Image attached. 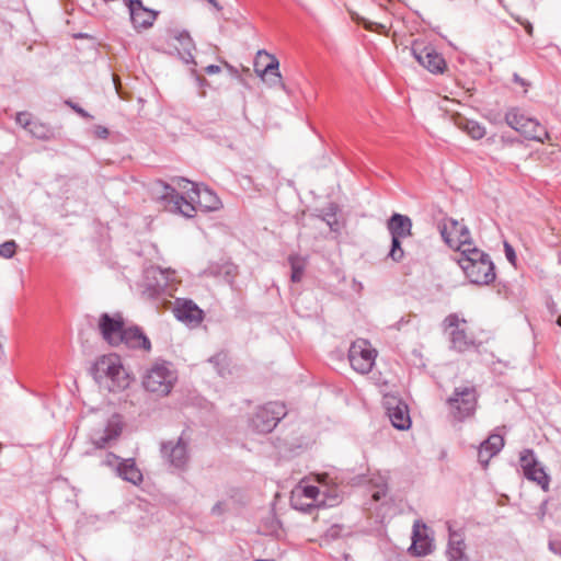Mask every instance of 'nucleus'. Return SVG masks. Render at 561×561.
Returning a JSON list of instances; mask_svg holds the SVG:
<instances>
[{"label":"nucleus","instance_id":"f257e3e1","mask_svg":"<svg viewBox=\"0 0 561 561\" xmlns=\"http://www.w3.org/2000/svg\"><path fill=\"white\" fill-rule=\"evenodd\" d=\"M175 181L180 188L185 190L187 197L179 194L174 186L163 181L158 182V186L161 187V190L158 191L159 199L163 202L164 207L169 211L192 218L197 208L205 211L217 210L220 208L221 201L207 186L201 187L183 178H179Z\"/></svg>","mask_w":561,"mask_h":561},{"label":"nucleus","instance_id":"f03ea898","mask_svg":"<svg viewBox=\"0 0 561 561\" xmlns=\"http://www.w3.org/2000/svg\"><path fill=\"white\" fill-rule=\"evenodd\" d=\"M472 284L489 285L495 279V267L490 255L478 248H468L456 259Z\"/></svg>","mask_w":561,"mask_h":561},{"label":"nucleus","instance_id":"7ed1b4c3","mask_svg":"<svg viewBox=\"0 0 561 561\" xmlns=\"http://www.w3.org/2000/svg\"><path fill=\"white\" fill-rule=\"evenodd\" d=\"M140 286L145 298L157 301V307H160L161 300V305L167 307V304H171L168 297H172L176 288L174 272L151 266L145 271Z\"/></svg>","mask_w":561,"mask_h":561},{"label":"nucleus","instance_id":"20e7f679","mask_svg":"<svg viewBox=\"0 0 561 561\" xmlns=\"http://www.w3.org/2000/svg\"><path fill=\"white\" fill-rule=\"evenodd\" d=\"M94 378L111 392L124 390L129 385L128 374L116 355L102 356L93 366Z\"/></svg>","mask_w":561,"mask_h":561},{"label":"nucleus","instance_id":"39448f33","mask_svg":"<svg viewBox=\"0 0 561 561\" xmlns=\"http://www.w3.org/2000/svg\"><path fill=\"white\" fill-rule=\"evenodd\" d=\"M479 393L474 386L456 387L446 399L448 415L453 422L461 423L474 415L478 408Z\"/></svg>","mask_w":561,"mask_h":561},{"label":"nucleus","instance_id":"423d86ee","mask_svg":"<svg viewBox=\"0 0 561 561\" xmlns=\"http://www.w3.org/2000/svg\"><path fill=\"white\" fill-rule=\"evenodd\" d=\"M178 380V374L170 363L157 362L144 375V388L158 396H168Z\"/></svg>","mask_w":561,"mask_h":561},{"label":"nucleus","instance_id":"0eeeda50","mask_svg":"<svg viewBox=\"0 0 561 561\" xmlns=\"http://www.w3.org/2000/svg\"><path fill=\"white\" fill-rule=\"evenodd\" d=\"M124 421L121 414H112L105 422L93 426L89 439L98 449L111 447L123 433Z\"/></svg>","mask_w":561,"mask_h":561},{"label":"nucleus","instance_id":"6e6552de","mask_svg":"<svg viewBox=\"0 0 561 561\" xmlns=\"http://www.w3.org/2000/svg\"><path fill=\"white\" fill-rule=\"evenodd\" d=\"M505 122L510 127L520 133L527 139L543 142L545 138H548V133L539 122L526 116L525 113L517 107H513L506 112Z\"/></svg>","mask_w":561,"mask_h":561},{"label":"nucleus","instance_id":"1a4fd4ad","mask_svg":"<svg viewBox=\"0 0 561 561\" xmlns=\"http://www.w3.org/2000/svg\"><path fill=\"white\" fill-rule=\"evenodd\" d=\"M438 230L449 248L462 253V250L473 248L468 227L458 220L445 217L438 222Z\"/></svg>","mask_w":561,"mask_h":561},{"label":"nucleus","instance_id":"9d476101","mask_svg":"<svg viewBox=\"0 0 561 561\" xmlns=\"http://www.w3.org/2000/svg\"><path fill=\"white\" fill-rule=\"evenodd\" d=\"M286 414L287 410L284 403L268 402L255 411L250 420V426L256 433L266 434L272 432Z\"/></svg>","mask_w":561,"mask_h":561},{"label":"nucleus","instance_id":"9b49d317","mask_svg":"<svg viewBox=\"0 0 561 561\" xmlns=\"http://www.w3.org/2000/svg\"><path fill=\"white\" fill-rule=\"evenodd\" d=\"M376 356L377 351L364 339L353 342L348 350V360L352 368L363 375L373 369Z\"/></svg>","mask_w":561,"mask_h":561},{"label":"nucleus","instance_id":"f8f14e48","mask_svg":"<svg viewBox=\"0 0 561 561\" xmlns=\"http://www.w3.org/2000/svg\"><path fill=\"white\" fill-rule=\"evenodd\" d=\"M466 319H460L457 313L448 314L444 321L443 327L448 331L450 347L459 353L466 352L474 346V340L468 335L466 329Z\"/></svg>","mask_w":561,"mask_h":561},{"label":"nucleus","instance_id":"ddd939ff","mask_svg":"<svg viewBox=\"0 0 561 561\" xmlns=\"http://www.w3.org/2000/svg\"><path fill=\"white\" fill-rule=\"evenodd\" d=\"M519 461L526 479L536 482L547 492L549 490L550 478L543 467L537 461L534 450L528 448L524 449L520 453Z\"/></svg>","mask_w":561,"mask_h":561},{"label":"nucleus","instance_id":"4468645a","mask_svg":"<svg viewBox=\"0 0 561 561\" xmlns=\"http://www.w3.org/2000/svg\"><path fill=\"white\" fill-rule=\"evenodd\" d=\"M98 327L102 337L110 345L118 346L122 344L121 332L125 330V321L119 312L113 316L106 312L102 313Z\"/></svg>","mask_w":561,"mask_h":561},{"label":"nucleus","instance_id":"2eb2a0df","mask_svg":"<svg viewBox=\"0 0 561 561\" xmlns=\"http://www.w3.org/2000/svg\"><path fill=\"white\" fill-rule=\"evenodd\" d=\"M413 57L417 62L432 73H443L446 68V61L440 54L433 47L425 46L422 43H413L411 47Z\"/></svg>","mask_w":561,"mask_h":561},{"label":"nucleus","instance_id":"dca6fc26","mask_svg":"<svg viewBox=\"0 0 561 561\" xmlns=\"http://www.w3.org/2000/svg\"><path fill=\"white\" fill-rule=\"evenodd\" d=\"M161 455L165 461L176 469H183L188 461V442L180 436L176 442L161 444Z\"/></svg>","mask_w":561,"mask_h":561},{"label":"nucleus","instance_id":"f3484780","mask_svg":"<svg viewBox=\"0 0 561 561\" xmlns=\"http://www.w3.org/2000/svg\"><path fill=\"white\" fill-rule=\"evenodd\" d=\"M294 492L300 493L302 497L319 506H334L340 503V496L337 494L336 489H328L324 488L320 490V488L316 485H305L299 486L294 490Z\"/></svg>","mask_w":561,"mask_h":561},{"label":"nucleus","instance_id":"a211bd4d","mask_svg":"<svg viewBox=\"0 0 561 561\" xmlns=\"http://www.w3.org/2000/svg\"><path fill=\"white\" fill-rule=\"evenodd\" d=\"M175 318L191 327H197L204 318L203 310L192 300L176 299L173 309Z\"/></svg>","mask_w":561,"mask_h":561},{"label":"nucleus","instance_id":"6ab92c4d","mask_svg":"<svg viewBox=\"0 0 561 561\" xmlns=\"http://www.w3.org/2000/svg\"><path fill=\"white\" fill-rule=\"evenodd\" d=\"M131 23L135 27L148 28L152 26L158 16V12L144 7L141 0L126 1Z\"/></svg>","mask_w":561,"mask_h":561},{"label":"nucleus","instance_id":"aec40b11","mask_svg":"<svg viewBox=\"0 0 561 561\" xmlns=\"http://www.w3.org/2000/svg\"><path fill=\"white\" fill-rule=\"evenodd\" d=\"M426 525L416 520L413 525L412 545L410 551L412 554L423 557L432 552V541L425 534Z\"/></svg>","mask_w":561,"mask_h":561},{"label":"nucleus","instance_id":"412c9836","mask_svg":"<svg viewBox=\"0 0 561 561\" xmlns=\"http://www.w3.org/2000/svg\"><path fill=\"white\" fill-rule=\"evenodd\" d=\"M122 344H125L128 348L141 350L149 352L151 350V342L148 336L144 333L141 328L135 325L125 328L124 332H121Z\"/></svg>","mask_w":561,"mask_h":561},{"label":"nucleus","instance_id":"4be33fe9","mask_svg":"<svg viewBox=\"0 0 561 561\" xmlns=\"http://www.w3.org/2000/svg\"><path fill=\"white\" fill-rule=\"evenodd\" d=\"M116 474L134 485H139L144 480L142 472L137 467L134 458L119 461L116 466Z\"/></svg>","mask_w":561,"mask_h":561},{"label":"nucleus","instance_id":"5701e85b","mask_svg":"<svg viewBox=\"0 0 561 561\" xmlns=\"http://www.w3.org/2000/svg\"><path fill=\"white\" fill-rule=\"evenodd\" d=\"M391 237L407 238L412 234V220L405 215L394 213L387 222Z\"/></svg>","mask_w":561,"mask_h":561},{"label":"nucleus","instance_id":"b1692460","mask_svg":"<svg viewBox=\"0 0 561 561\" xmlns=\"http://www.w3.org/2000/svg\"><path fill=\"white\" fill-rule=\"evenodd\" d=\"M466 545L461 534L449 530V540L447 547L448 561H468L465 553Z\"/></svg>","mask_w":561,"mask_h":561},{"label":"nucleus","instance_id":"393cba45","mask_svg":"<svg viewBox=\"0 0 561 561\" xmlns=\"http://www.w3.org/2000/svg\"><path fill=\"white\" fill-rule=\"evenodd\" d=\"M388 416L391 424L398 430H408L411 425L408 407L398 402L394 407L388 408Z\"/></svg>","mask_w":561,"mask_h":561},{"label":"nucleus","instance_id":"a878e982","mask_svg":"<svg viewBox=\"0 0 561 561\" xmlns=\"http://www.w3.org/2000/svg\"><path fill=\"white\" fill-rule=\"evenodd\" d=\"M172 37L176 39L181 46V58L186 62H194L193 50L195 49V44L187 31H173Z\"/></svg>","mask_w":561,"mask_h":561},{"label":"nucleus","instance_id":"bb28decb","mask_svg":"<svg viewBox=\"0 0 561 561\" xmlns=\"http://www.w3.org/2000/svg\"><path fill=\"white\" fill-rule=\"evenodd\" d=\"M455 125L467 133L472 139H481L485 136V127L477 121L468 119L461 115L454 117Z\"/></svg>","mask_w":561,"mask_h":561},{"label":"nucleus","instance_id":"cd10ccee","mask_svg":"<svg viewBox=\"0 0 561 561\" xmlns=\"http://www.w3.org/2000/svg\"><path fill=\"white\" fill-rule=\"evenodd\" d=\"M209 273L233 286L234 278L238 275V266L231 262H225L210 266Z\"/></svg>","mask_w":561,"mask_h":561},{"label":"nucleus","instance_id":"c85d7f7f","mask_svg":"<svg viewBox=\"0 0 561 561\" xmlns=\"http://www.w3.org/2000/svg\"><path fill=\"white\" fill-rule=\"evenodd\" d=\"M288 264L291 270L290 280L293 283L301 282L308 265V259L299 254H290L288 256Z\"/></svg>","mask_w":561,"mask_h":561},{"label":"nucleus","instance_id":"c756f323","mask_svg":"<svg viewBox=\"0 0 561 561\" xmlns=\"http://www.w3.org/2000/svg\"><path fill=\"white\" fill-rule=\"evenodd\" d=\"M257 56L259 57L265 56L270 60L262 70H260L257 68V64L255 65L256 66L255 71L262 78V80H265V77H267L270 75L280 73L279 72V61L274 55H271V54L266 53L265 50H260L257 53Z\"/></svg>","mask_w":561,"mask_h":561},{"label":"nucleus","instance_id":"7c9ffc66","mask_svg":"<svg viewBox=\"0 0 561 561\" xmlns=\"http://www.w3.org/2000/svg\"><path fill=\"white\" fill-rule=\"evenodd\" d=\"M28 133L39 140H50L55 138L54 129L46 123L34 121Z\"/></svg>","mask_w":561,"mask_h":561},{"label":"nucleus","instance_id":"2f4dec72","mask_svg":"<svg viewBox=\"0 0 561 561\" xmlns=\"http://www.w3.org/2000/svg\"><path fill=\"white\" fill-rule=\"evenodd\" d=\"M290 505L296 511L302 512V513H310L312 508L317 507L316 504H312V502H309L300 493L298 492H291L290 496Z\"/></svg>","mask_w":561,"mask_h":561},{"label":"nucleus","instance_id":"473e14b6","mask_svg":"<svg viewBox=\"0 0 561 561\" xmlns=\"http://www.w3.org/2000/svg\"><path fill=\"white\" fill-rule=\"evenodd\" d=\"M481 445L485 446L489 451L497 455L504 446V438L501 435L492 434Z\"/></svg>","mask_w":561,"mask_h":561},{"label":"nucleus","instance_id":"72a5a7b5","mask_svg":"<svg viewBox=\"0 0 561 561\" xmlns=\"http://www.w3.org/2000/svg\"><path fill=\"white\" fill-rule=\"evenodd\" d=\"M401 239L402 238L391 237V247L388 253V257L396 263L401 262L404 257V251L401 245Z\"/></svg>","mask_w":561,"mask_h":561},{"label":"nucleus","instance_id":"f704fd0d","mask_svg":"<svg viewBox=\"0 0 561 561\" xmlns=\"http://www.w3.org/2000/svg\"><path fill=\"white\" fill-rule=\"evenodd\" d=\"M209 363H211L216 369L217 373L220 376L225 375L226 371V364H227V356L224 353H218L209 358Z\"/></svg>","mask_w":561,"mask_h":561},{"label":"nucleus","instance_id":"c9c22d12","mask_svg":"<svg viewBox=\"0 0 561 561\" xmlns=\"http://www.w3.org/2000/svg\"><path fill=\"white\" fill-rule=\"evenodd\" d=\"M35 119H32V115L28 112H19L15 115V122L18 125H20L23 129L27 130L32 126L33 122Z\"/></svg>","mask_w":561,"mask_h":561},{"label":"nucleus","instance_id":"e433bc0d","mask_svg":"<svg viewBox=\"0 0 561 561\" xmlns=\"http://www.w3.org/2000/svg\"><path fill=\"white\" fill-rule=\"evenodd\" d=\"M16 251V243L13 240L5 241L0 244V256L11 259Z\"/></svg>","mask_w":561,"mask_h":561},{"label":"nucleus","instance_id":"4c0bfd02","mask_svg":"<svg viewBox=\"0 0 561 561\" xmlns=\"http://www.w3.org/2000/svg\"><path fill=\"white\" fill-rule=\"evenodd\" d=\"M131 510L134 516H139V522H137L139 526H147L151 522L150 515L146 513L142 505H135Z\"/></svg>","mask_w":561,"mask_h":561},{"label":"nucleus","instance_id":"58836bf2","mask_svg":"<svg viewBox=\"0 0 561 561\" xmlns=\"http://www.w3.org/2000/svg\"><path fill=\"white\" fill-rule=\"evenodd\" d=\"M494 456L495 454L489 451V449H486L485 446L480 445L478 450V460L483 468L488 467L490 459Z\"/></svg>","mask_w":561,"mask_h":561},{"label":"nucleus","instance_id":"ea45409f","mask_svg":"<svg viewBox=\"0 0 561 561\" xmlns=\"http://www.w3.org/2000/svg\"><path fill=\"white\" fill-rule=\"evenodd\" d=\"M265 82L270 84V87H279L283 90H286L285 83L283 82L282 75L280 73H273L267 77H265Z\"/></svg>","mask_w":561,"mask_h":561},{"label":"nucleus","instance_id":"a19ab883","mask_svg":"<svg viewBox=\"0 0 561 561\" xmlns=\"http://www.w3.org/2000/svg\"><path fill=\"white\" fill-rule=\"evenodd\" d=\"M123 459H121L118 456H116L115 454L113 453H107L104 457V459L102 460V465L105 466V467H110V468H113L115 471H116V466L118 465L119 461H122Z\"/></svg>","mask_w":561,"mask_h":561},{"label":"nucleus","instance_id":"79ce46f5","mask_svg":"<svg viewBox=\"0 0 561 561\" xmlns=\"http://www.w3.org/2000/svg\"><path fill=\"white\" fill-rule=\"evenodd\" d=\"M93 136L99 139H106L110 135V130L102 125H95L93 127Z\"/></svg>","mask_w":561,"mask_h":561},{"label":"nucleus","instance_id":"37998d69","mask_svg":"<svg viewBox=\"0 0 561 561\" xmlns=\"http://www.w3.org/2000/svg\"><path fill=\"white\" fill-rule=\"evenodd\" d=\"M504 252L508 262L515 265L516 254L514 248L508 243L504 242Z\"/></svg>","mask_w":561,"mask_h":561},{"label":"nucleus","instance_id":"c03bdc74","mask_svg":"<svg viewBox=\"0 0 561 561\" xmlns=\"http://www.w3.org/2000/svg\"><path fill=\"white\" fill-rule=\"evenodd\" d=\"M548 548L552 553L561 557V539H550Z\"/></svg>","mask_w":561,"mask_h":561},{"label":"nucleus","instance_id":"a18cd8bd","mask_svg":"<svg viewBox=\"0 0 561 561\" xmlns=\"http://www.w3.org/2000/svg\"><path fill=\"white\" fill-rule=\"evenodd\" d=\"M66 104L68 106H70L81 117H83V118H92V116L87 111H84L81 106H79L78 104H76V103H73L71 101H67Z\"/></svg>","mask_w":561,"mask_h":561},{"label":"nucleus","instance_id":"49530a36","mask_svg":"<svg viewBox=\"0 0 561 561\" xmlns=\"http://www.w3.org/2000/svg\"><path fill=\"white\" fill-rule=\"evenodd\" d=\"M515 20L525 28V31L527 32L528 35H530V36L533 35L534 27L529 21L523 20L520 18H516Z\"/></svg>","mask_w":561,"mask_h":561},{"label":"nucleus","instance_id":"de8ad7c7","mask_svg":"<svg viewBox=\"0 0 561 561\" xmlns=\"http://www.w3.org/2000/svg\"><path fill=\"white\" fill-rule=\"evenodd\" d=\"M226 510V505L224 502H217L213 507H211V513L214 515H221Z\"/></svg>","mask_w":561,"mask_h":561},{"label":"nucleus","instance_id":"09e8293b","mask_svg":"<svg viewBox=\"0 0 561 561\" xmlns=\"http://www.w3.org/2000/svg\"><path fill=\"white\" fill-rule=\"evenodd\" d=\"M365 27L369 31H378V32H385L386 31V26L382 25V24H378V23H367L365 24Z\"/></svg>","mask_w":561,"mask_h":561},{"label":"nucleus","instance_id":"8fccbe9b","mask_svg":"<svg viewBox=\"0 0 561 561\" xmlns=\"http://www.w3.org/2000/svg\"><path fill=\"white\" fill-rule=\"evenodd\" d=\"M386 493H387L386 489H380V490L375 491L371 494V497L375 502H379L381 499H383L386 496Z\"/></svg>","mask_w":561,"mask_h":561},{"label":"nucleus","instance_id":"3c124183","mask_svg":"<svg viewBox=\"0 0 561 561\" xmlns=\"http://www.w3.org/2000/svg\"><path fill=\"white\" fill-rule=\"evenodd\" d=\"M221 68L217 65H209L205 68V72L208 75L219 73Z\"/></svg>","mask_w":561,"mask_h":561},{"label":"nucleus","instance_id":"603ef678","mask_svg":"<svg viewBox=\"0 0 561 561\" xmlns=\"http://www.w3.org/2000/svg\"><path fill=\"white\" fill-rule=\"evenodd\" d=\"M513 80H514V82H516V83L520 84L522 87H527V85H528V83L526 82V80H525V79H523L522 77H519V75H518V73H514V75H513Z\"/></svg>","mask_w":561,"mask_h":561},{"label":"nucleus","instance_id":"864d4df0","mask_svg":"<svg viewBox=\"0 0 561 561\" xmlns=\"http://www.w3.org/2000/svg\"><path fill=\"white\" fill-rule=\"evenodd\" d=\"M209 4H211L217 11H221L222 7L218 3L217 0H206Z\"/></svg>","mask_w":561,"mask_h":561},{"label":"nucleus","instance_id":"5fc2aeb1","mask_svg":"<svg viewBox=\"0 0 561 561\" xmlns=\"http://www.w3.org/2000/svg\"><path fill=\"white\" fill-rule=\"evenodd\" d=\"M557 323H558V325H560V327H561V314L558 317V319H557Z\"/></svg>","mask_w":561,"mask_h":561},{"label":"nucleus","instance_id":"6e6d98bb","mask_svg":"<svg viewBox=\"0 0 561 561\" xmlns=\"http://www.w3.org/2000/svg\"><path fill=\"white\" fill-rule=\"evenodd\" d=\"M255 561H274V560H262V559H260V560H255Z\"/></svg>","mask_w":561,"mask_h":561}]
</instances>
